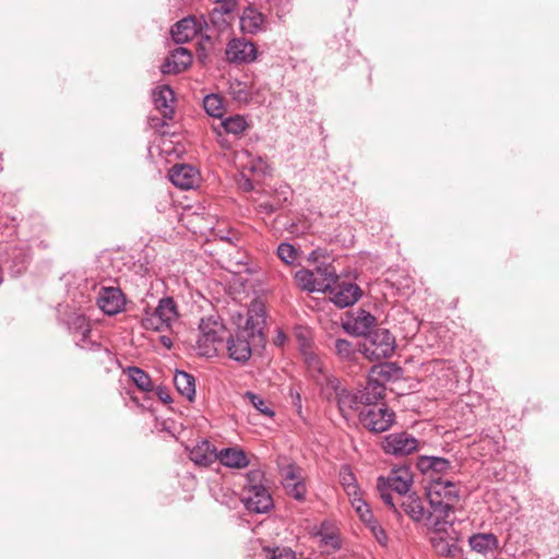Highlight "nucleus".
Instances as JSON below:
<instances>
[{"mask_svg": "<svg viewBox=\"0 0 559 559\" xmlns=\"http://www.w3.org/2000/svg\"><path fill=\"white\" fill-rule=\"evenodd\" d=\"M320 538V547L324 551H336L342 547L340 534L330 530V524L323 522L316 534Z\"/></svg>", "mask_w": 559, "mask_h": 559, "instance_id": "nucleus-26", "label": "nucleus"}, {"mask_svg": "<svg viewBox=\"0 0 559 559\" xmlns=\"http://www.w3.org/2000/svg\"><path fill=\"white\" fill-rule=\"evenodd\" d=\"M266 551L270 555V559H296V552L286 546L267 548Z\"/></svg>", "mask_w": 559, "mask_h": 559, "instance_id": "nucleus-45", "label": "nucleus"}, {"mask_svg": "<svg viewBox=\"0 0 559 559\" xmlns=\"http://www.w3.org/2000/svg\"><path fill=\"white\" fill-rule=\"evenodd\" d=\"M266 324L265 310L262 304H253L247 312L246 323L242 328H238L239 332H243L251 341L263 344L265 341L264 328Z\"/></svg>", "mask_w": 559, "mask_h": 559, "instance_id": "nucleus-9", "label": "nucleus"}, {"mask_svg": "<svg viewBox=\"0 0 559 559\" xmlns=\"http://www.w3.org/2000/svg\"><path fill=\"white\" fill-rule=\"evenodd\" d=\"M276 254L283 263L294 265L299 257V251L292 243L282 242L277 247Z\"/></svg>", "mask_w": 559, "mask_h": 559, "instance_id": "nucleus-39", "label": "nucleus"}, {"mask_svg": "<svg viewBox=\"0 0 559 559\" xmlns=\"http://www.w3.org/2000/svg\"><path fill=\"white\" fill-rule=\"evenodd\" d=\"M200 31V25L194 17L188 16L177 22L173 29V39L178 44L187 43L194 38Z\"/></svg>", "mask_w": 559, "mask_h": 559, "instance_id": "nucleus-21", "label": "nucleus"}, {"mask_svg": "<svg viewBox=\"0 0 559 559\" xmlns=\"http://www.w3.org/2000/svg\"><path fill=\"white\" fill-rule=\"evenodd\" d=\"M229 93L231 97L238 103H249L251 99L247 84L240 81H235L229 86Z\"/></svg>", "mask_w": 559, "mask_h": 559, "instance_id": "nucleus-42", "label": "nucleus"}, {"mask_svg": "<svg viewBox=\"0 0 559 559\" xmlns=\"http://www.w3.org/2000/svg\"><path fill=\"white\" fill-rule=\"evenodd\" d=\"M240 28L246 34H257L265 29V16L252 4L245 8L240 16Z\"/></svg>", "mask_w": 559, "mask_h": 559, "instance_id": "nucleus-19", "label": "nucleus"}, {"mask_svg": "<svg viewBox=\"0 0 559 559\" xmlns=\"http://www.w3.org/2000/svg\"><path fill=\"white\" fill-rule=\"evenodd\" d=\"M413 484V474L406 466L392 468L386 476H379L377 479V490L382 501L394 513L400 515L396 509V500L409 492Z\"/></svg>", "mask_w": 559, "mask_h": 559, "instance_id": "nucleus-2", "label": "nucleus"}, {"mask_svg": "<svg viewBox=\"0 0 559 559\" xmlns=\"http://www.w3.org/2000/svg\"><path fill=\"white\" fill-rule=\"evenodd\" d=\"M97 306L104 313L115 316L123 311L126 298L120 288L102 287L97 296Z\"/></svg>", "mask_w": 559, "mask_h": 559, "instance_id": "nucleus-14", "label": "nucleus"}, {"mask_svg": "<svg viewBox=\"0 0 559 559\" xmlns=\"http://www.w3.org/2000/svg\"><path fill=\"white\" fill-rule=\"evenodd\" d=\"M169 180L180 189H191L198 182V170L187 164H177L169 169Z\"/></svg>", "mask_w": 559, "mask_h": 559, "instance_id": "nucleus-17", "label": "nucleus"}, {"mask_svg": "<svg viewBox=\"0 0 559 559\" xmlns=\"http://www.w3.org/2000/svg\"><path fill=\"white\" fill-rule=\"evenodd\" d=\"M334 352L342 361H355L360 348L357 349L352 342L345 338H337L334 342Z\"/></svg>", "mask_w": 559, "mask_h": 559, "instance_id": "nucleus-33", "label": "nucleus"}, {"mask_svg": "<svg viewBox=\"0 0 559 559\" xmlns=\"http://www.w3.org/2000/svg\"><path fill=\"white\" fill-rule=\"evenodd\" d=\"M301 355L308 372L316 382L322 386V384L325 383V378L329 376L324 373V367L320 356L308 347L302 348Z\"/></svg>", "mask_w": 559, "mask_h": 559, "instance_id": "nucleus-24", "label": "nucleus"}, {"mask_svg": "<svg viewBox=\"0 0 559 559\" xmlns=\"http://www.w3.org/2000/svg\"><path fill=\"white\" fill-rule=\"evenodd\" d=\"M225 56L227 62L231 64H249L257 60L258 49L245 37H235L227 43Z\"/></svg>", "mask_w": 559, "mask_h": 559, "instance_id": "nucleus-7", "label": "nucleus"}, {"mask_svg": "<svg viewBox=\"0 0 559 559\" xmlns=\"http://www.w3.org/2000/svg\"><path fill=\"white\" fill-rule=\"evenodd\" d=\"M219 462L229 468H245L249 465L246 452L240 448H225L218 452Z\"/></svg>", "mask_w": 559, "mask_h": 559, "instance_id": "nucleus-25", "label": "nucleus"}, {"mask_svg": "<svg viewBox=\"0 0 559 559\" xmlns=\"http://www.w3.org/2000/svg\"><path fill=\"white\" fill-rule=\"evenodd\" d=\"M280 206H281L280 202H276V203L262 202L259 204V210L262 213L272 214V213L276 212L280 209Z\"/></svg>", "mask_w": 559, "mask_h": 559, "instance_id": "nucleus-50", "label": "nucleus"}, {"mask_svg": "<svg viewBox=\"0 0 559 559\" xmlns=\"http://www.w3.org/2000/svg\"><path fill=\"white\" fill-rule=\"evenodd\" d=\"M199 337L195 349L198 355L213 357L217 353V346L223 343L226 326L218 314H210L201 319L199 323Z\"/></svg>", "mask_w": 559, "mask_h": 559, "instance_id": "nucleus-3", "label": "nucleus"}, {"mask_svg": "<svg viewBox=\"0 0 559 559\" xmlns=\"http://www.w3.org/2000/svg\"><path fill=\"white\" fill-rule=\"evenodd\" d=\"M286 190H287V187H284V190L282 191V193L285 194L287 192Z\"/></svg>", "mask_w": 559, "mask_h": 559, "instance_id": "nucleus-57", "label": "nucleus"}, {"mask_svg": "<svg viewBox=\"0 0 559 559\" xmlns=\"http://www.w3.org/2000/svg\"><path fill=\"white\" fill-rule=\"evenodd\" d=\"M174 384L177 391L188 401L192 402L195 397V380L194 377L186 371H176L174 376Z\"/></svg>", "mask_w": 559, "mask_h": 559, "instance_id": "nucleus-27", "label": "nucleus"}, {"mask_svg": "<svg viewBox=\"0 0 559 559\" xmlns=\"http://www.w3.org/2000/svg\"><path fill=\"white\" fill-rule=\"evenodd\" d=\"M358 516L366 524L367 527L377 523V520L373 518L370 508L365 510L364 513L359 514Z\"/></svg>", "mask_w": 559, "mask_h": 559, "instance_id": "nucleus-51", "label": "nucleus"}, {"mask_svg": "<svg viewBox=\"0 0 559 559\" xmlns=\"http://www.w3.org/2000/svg\"><path fill=\"white\" fill-rule=\"evenodd\" d=\"M350 497L352 506L358 515L364 513L365 510L369 509L368 503L361 497H359L358 493L352 495Z\"/></svg>", "mask_w": 559, "mask_h": 559, "instance_id": "nucleus-49", "label": "nucleus"}, {"mask_svg": "<svg viewBox=\"0 0 559 559\" xmlns=\"http://www.w3.org/2000/svg\"><path fill=\"white\" fill-rule=\"evenodd\" d=\"M242 502L248 511L254 513H266L273 508V499L266 487L243 489Z\"/></svg>", "mask_w": 559, "mask_h": 559, "instance_id": "nucleus-13", "label": "nucleus"}, {"mask_svg": "<svg viewBox=\"0 0 559 559\" xmlns=\"http://www.w3.org/2000/svg\"><path fill=\"white\" fill-rule=\"evenodd\" d=\"M69 330L78 336L75 344L83 349L98 348L99 344L91 338V323L88 319L81 313H72L68 318Z\"/></svg>", "mask_w": 559, "mask_h": 559, "instance_id": "nucleus-12", "label": "nucleus"}, {"mask_svg": "<svg viewBox=\"0 0 559 559\" xmlns=\"http://www.w3.org/2000/svg\"><path fill=\"white\" fill-rule=\"evenodd\" d=\"M296 399L298 400V402L300 401V395L298 393L296 394Z\"/></svg>", "mask_w": 559, "mask_h": 559, "instance_id": "nucleus-59", "label": "nucleus"}, {"mask_svg": "<svg viewBox=\"0 0 559 559\" xmlns=\"http://www.w3.org/2000/svg\"><path fill=\"white\" fill-rule=\"evenodd\" d=\"M243 396L262 415H265L267 417L274 416V412L270 408V406L267 405V403L263 400V397L261 395L248 391L245 393Z\"/></svg>", "mask_w": 559, "mask_h": 559, "instance_id": "nucleus-41", "label": "nucleus"}, {"mask_svg": "<svg viewBox=\"0 0 559 559\" xmlns=\"http://www.w3.org/2000/svg\"><path fill=\"white\" fill-rule=\"evenodd\" d=\"M395 349V337L384 328L372 330L360 346V353L370 360L390 357Z\"/></svg>", "mask_w": 559, "mask_h": 559, "instance_id": "nucleus-5", "label": "nucleus"}, {"mask_svg": "<svg viewBox=\"0 0 559 559\" xmlns=\"http://www.w3.org/2000/svg\"><path fill=\"white\" fill-rule=\"evenodd\" d=\"M221 126L226 133L234 135L242 134L248 128L247 120L240 115H235L222 120Z\"/></svg>", "mask_w": 559, "mask_h": 559, "instance_id": "nucleus-37", "label": "nucleus"}, {"mask_svg": "<svg viewBox=\"0 0 559 559\" xmlns=\"http://www.w3.org/2000/svg\"><path fill=\"white\" fill-rule=\"evenodd\" d=\"M370 533L373 535V537L376 538V540L381 545V546H386L388 544V535L384 531V528L379 525V523L377 522L376 524L371 525L368 527Z\"/></svg>", "mask_w": 559, "mask_h": 559, "instance_id": "nucleus-48", "label": "nucleus"}, {"mask_svg": "<svg viewBox=\"0 0 559 559\" xmlns=\"http://www.w3.org/2000/svg\"><path fill=\"white\" fill-rule=\"evenodd\" d=\"M286 190H287V187H284V190L282 191V193L285 194L287 192Z\"/></svg>", "mask_w": 559, "mask_h": 559, "instance_id": "nucleus-58", "label": "nucleus"}, {"mask_svg": "<svg viewBox=\"0 0 559 559\" xmlns=\"http://www.w3.org/2000/svg\"><path fill=\"white\" fill-rule=\"evenodd\" d=\"M322 391L329 401L335 400L338 411L345 419H348L362 405L358 391L353 392L342 386L335 377L325 378Z\"/></svg>", "mask_w": 559, "mask_h": 559, "instance_id": "nucleus-4", "label": "nucleus"}, {"mask_svg": "<svg viewBox=\"0 0 559 559\" xmlns=\"http://www.w3.org/2000/svg\"><path fill=\"white\" fill-rule=\"evenodd\" d=\"M264 474L261 469L249 471L246 475V485L243 489H251V486L265 487L263 485Z\"/></svg>", "mask_w": 559, "mask_h": 559, "instance_id": "nucleus-46", "label": "nucleus"}, {"mask_svg": "<svg viewBox=\"0 0 559 559\" xmlns=\"http://www.w3.org/2000/svg\"><path fill=\"white\" fill-rule=\"evenodd\" d=\"M381 447L386 454L406 456L418 448V440L407 432H395L385 436Z\"/></svg>", "mask_w": 559, "mask_h": 559, "instance_id": "nucleus-11", "label": "nucleus"}, {"mask_svg": "<svg viewBox=\"0 0 559 559\" xmlns=\"http://www.w3.org/2000/svg\"><path fill=\"white\" fill-rule=\"evenodd\" d=\"M190 460L199 466H210L218 457L217 449L207 440H201L191 450Z\"/></svg>", "mask_w": 559, "mask_h": 559, "instance_id": "nucleus-20", "label": "nucleus"}, {"mask_svg": "<svg viewBox=\"0 0 559 559\" xmlns=\"http://www.w3.org/2000/svg\"><path fill=\"white\" fill-rule=\"evenodd\" d=\"M377 372V368H372L371 373L374 374Z\"/></svg>", "mask_w": 559, "mask_h": 559, "instance_id": "nucleus-55", "label": "nucleus"}, {"mask_svg": "<svg viewBox=\"0 0 559 559\" xmlns=\"http://www.w3.org/2000/svg\"><path fill=\"white\" fill-rule=\"evenodd\" d=\"M126 373L141 391H152L153 384L151 377L144 370L139 367H128Z\"/></svg>", "mask_w": 559, "mask_h": 559, "instance_id": "nucleus-35", "label": "nucleus"}, {"mask_svg": "<svg viewBox=\"0 0 559 559\" xmlns=\"http://www.w3.org/2000/svg\"><path fill=\"white\" fill-rule=\"evenodd\" d=\"M142 326L145 330L156 332H162L166 329H169V326L164 321H162L160 316H158V313L155 310H145L144 316L142 318Z\"/></svg>", "mask_w": 559, "mask_h": 559, "instance_id": "nucleus-38", "label": "nucleus"}, {"mask_svg": "<svg viewBox=\"0 0 559 559\" xmlns=\"http://www.w3.org/2000/svg\"><path fill=\"white\" fill-rule=\"evenodd\" d=\"M160 343L166 347V348H171L173 346V341L170 337L166 336V335H162L160 336Z\"/></svg>", "mask_w": 559, "mask_h": 559, "instance_id": "nucleus-53", "label": "nucleus"}, {"mask_svg": "<svg viewBox=\"0 0 559 559\" xmlns=\"http://www.w3.org/2000/svg\"><path fill=\"white\" fill-rule=\"evenodd\" d=\"M240 187L243 191H251L253 189V183L250 179L246 178L240 182Z\"/></svg>", "mask_w": 559, "mask_h": 559, "instance_id": "nucleus-52", "label": "nucleus"}, {"mask_svg": "<svg viewBox=\"0 0 559 559\" xmlns=\"http://www.w3.org/2000/svg\"><path fill=\"white\" fill-rule=\"evenodd\" d=\"M313 272L316 273L317 283L323 282L324 284H328L322 287V293L330 290L331 287L337 283L338 276L334 266L331 264L318 265Z\"/></svg>", "mask_w": 559, "mask_h": 559, "instance_id": "nucleus-32", "label": "nucleus"}, {"mask_svg": "<svg viewBox=\"0 0 559 559\" xmlns=\"http://www.w3.org/2000/svg\"><path fill=\"white\" fill-rule=\"evenodd\" d=\"M288 496L294 498L295 500L302 502L306 499L307 487L304 479L298 480L296 483H289L284 486Z\"/></svg>", "mask_w": 559, "mask_h": 559, "instance_id": "nucleus-43", "label": "nucleus"}, {"mask_svg": "<svg viewBox=\"0 0 559 559\" xmlns=\"http://www.w3.org/2000/svg\"><path fill=\"white\" fill-rule=\"evenodd\" d=\"M261 345L257 341H251V337L236 330L226 338V350L228 357L240 364L245 365L252 356V346Z\"/></svg>", "mask_w": 559, "mask_h": 559, "instance_id": "nucleus-8", "label": "nucleus"}, {"mask_svg": "<svg viewBox=\"0 0 559 559\" xmlns=\"http://www.w3.org/2000/svg\"><path fill=\"white\" fill-rule=\"evenodd\" d=\"M469 546L473 550L485 554L487 551L497 549L499 542L497 536L492 533L475 534L469 537Z\"/></svg>", "mask_w": 559, "mask_h": 559, "instance_id": "nucleus-29", "label": "nucleus"}, {"mask_svg": "<svg viewBox=\"0 0 559 559\" xmlns=\"http://www.w3.org/2000/svg\"><path fill=\"white\" fill-rule=\"evenodd\" d=\"M427 498L430 504L427 522L438 527L440 524H452L450 515L454 512L460 501V490L451 480L435 479L427 489Z\"/></svg>", "mask_w": 559, "mask_h": 559, "instance_id": "nucleus-1", "label": "nucleus"}, {"mask_svg": "<svg viewBox=\"0 0 559 559\" xmlns=\"http://www.w3.org/2000/svg\"><path fill=\"white\" fill-rule=\"evenodd\" d=\"M433 547L439 555L454 557L460 548L456 544H449L442 538L433 539Z\"/></svg>", "mask_w": 559, "mask_h": 559, "instance_id": "nucleus-44", "label": "nucleus"}, {"mask_svg": "<svg viewBox=\"0 0 559 559\" xmlns=\"http://www.w3.org/2000/svg\"><path fill=\"white\" fill-rule=\"evenodd\" d=\"M31 261V255L26 250H14L11 254V263L9 266V272L12 276H19L23 272L26 271L28 263Z\"/></svg>", "mask_w": 559, "mask_h": 559, "instance_id": "nucleus-34", "label": "nucleus"}, {"mask_svg": "<svg viewBox=\"0 0 559 559\" xmlns=\"http://www.w3.org/2000/svg\"><path fill=\"white\" fill-rule=\"evenodd\" d=\"M300 469L296 465H288L283 472V485H288L289 483H296L301 480Z\"/></svg>", "mask_w": 559, "mask_h": 559, "instance_id": "nucleus-47", "label": "nucleus"}, {"mask_svg": "<svg viewBox=\"0 0 559 559\" xmlns=\"http://www.w3.org/2000/svg\"><path fill=\"white\" fill-rule=\"evenodd\" d=\"M385 386L372 376L369 377L366 386L358 391L362 405L368 407L379 406L378 402L384 397Z\"/></svg>", "mask_w": 559, "mask_h": 559, "instance_id": "nucleus-22", "label": "nucleus"}, {"mask_svg": "<svg viewBox=\"0 0 559 559\" xmlns=\"http://www.w3.org/2000/svg\"><path fill=\"white\" fill-rule=\"evenodd\" d=\"M203 107L207 115L215 118H222L225 111L223 98L217 94L206 95Z\"/></svg>", "mask_w": 559, "mask_h": 559, "instance_id": "nucleus-36", "label": "nucleus"}, {"mask_svg": "<svg viewBox=\"0 0 559 559\" xmlns=\"http://www.w3.org/2000/svg\"><path fill=\"white\" fill-rule=\"evenodd\" d=\"M417 465L423 473L433 472L443 474L452 468L449 460L439 456H421Z\"/></svg>", "mask_w": 559, "mask_h": 559, "instance_id": "nucleus-28", "label": "nucleus"}, {"mask_svg": "<svg viewBox=\"0 0 559 559\" xmlns=\"http://www.w3.org/2000/svg\"><path fill=\"white\" fill-rule=\"evenodd\" d=\"M359 419L365 428L372 432L380 433L386 431L394 424L395 413L382 404L361 411Z\"/></svg>", "mask_w": 559, "mask_h": 559, "instance_id": "nucleus-6", "label": "nucleus"}, {"mask_svg": "<svg viewBox=\"0 0 559 559\" xmlns=\"http://www.w3.org/2000/svg\"><path fill=\"white\" fill-rule=\"evenodd\" d=\"M154 310L158 313V316H160L162 321H164L169 328L171 323L178 319L179 316L177 305L173 297L162 298Z\"/></svg>", "mask_w": 559, "mask_h": 559, "instance_id": "nucleus-31", "label": "nucleus"}, {"mask_svg": "<svg viewBox=\"0 0 559 559\" xmlns=\"http://www.w3.org/2000/svg\"><path fill=\"white\" fill-rule=\"evenodd\" d=\"M329 292L331 300L340 308L353 306L362 294L360 287L352 282L336 283Z\"/></svg>", "mask_w": 559, "mask_h": 559, "instance_id": "nucleus-15", "label": "nucleus"}, {"mask_svg": "<svg viewBox=\"0 0 559 559\" xmlns=\"http://www.w3.org/2000/svg\"><path fill=\"white\" fill-rule=\"evenodd\" d=\"M336 559H350V558L342 556V557H338Z\"/></svg>", "mask_w": 559, "mask_h": 559, "instance_id": "nucleus-56", "label": "nucleus"}, {"mask_svg": "<svg viewBox=\"0 0 559 559\" xmlns=\"http://www.w3.org/2000/svg\"><path fill=\"white\" fill-rule=\"evenodd\" d=\"M295 281L302 290L309 293L320 292L323 286L328 285L323 282L317 283L316 273L307 269L297 271L295 274Z\"/></svg>", "mask_w": 559, "mask_h": 559, "instance_id": "nucleus-30", "label": "nucleus"}, {"mask_svg": "<svg viewBox=\"0 0 559 559\" xmlns=\"http://www.w3.org/2000/svg\"><path fill=\"white\" fill-rule=\"evenodd\" d=\"M400 506L406 515L413 521L420 522L427 520L428 511L425 510L424 502L415 492L406 493L396 500V507Z\"/></svg>", "mask_w": 559, "mask_h": 559, "instance_id": "nucleus-18", "label": "nucleus"}, {"mask_svg": "<svg viewBox=\"0 0 559 559\" xmlns=\"http://www.w3.org/2000/svg\"><path fill=\"white\" fill-rule=\"evenodd\" d=\"M340 481L348 496L357 495L358 487L356 485V478L349 466H342L340 471Z\"/></svg>", "mask_w": 559, "mask_h": 559, "instance_id": "nucleus-40", "label": "nucleus"}, {"mask_svg": "<svg viewBox=\"0 0 559 559\" xmlns=\"http://www.w3.org/2000/svg\"><path fill=\"white\" fill-rule=\"evenodd\" d=\"M192 63V53L183 47L174 49L160 67L164 74H178Z\"/></svg>", "mask_w": 559, "mask_h": 559, "instance_id": "nucleus-16", "label": "nucleus"}, {"mask_svg": "<svg viewBox=\"0 0 559 559\" xmlns=\"http://www.w3.org/2000/svg\"><path fill=\"white\" fill-rule=\"evenodd\" d=\"M285 341H286V335L283 332L280 331L277 336H276L275 344L276 345H282V344H284Z\"/></svg>", "mask_w": 559, "mask_h": 559, "instance_id": "nucleus-54", "label": "nucleus"}, {"mask_svg": "<svg viewBox=\"0 0 559 559\" xmlns=\"http://www.w3.org/2000/svg\"><path fill=\"white\" fill-rule=\"evenodd\" d=\"M153 100L156 109L168 119L173 118L174 114V91L168 85H163L153 92Z\"/></svg>", "mask_w": 559, "mask_h": 559, "instance_id": "nucleus-23", "label": "nucleus"}, {"mask_svg": "<svg viewBox=\"0 0 559 559\" xmlns=\"http://www.w3.org/2000/svg\"><path fill=\"white\" fill-rule=\"evenodd\" d=\"M376 324V318L365 309L349 311L342 322L343 330L353 336H367Z\"/></svg>", "mask_w": 559, "mask_h": 559, "instance_id": "nucleus-10", "label": "nucleus"}]
</instances>
